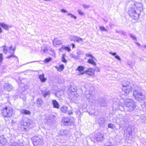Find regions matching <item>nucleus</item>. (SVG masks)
Returning <instances> with one entry per match:
<instances>
[{"instance_id":"nucleus-1","label":"nucleus","mask_w":146,"mask_h":146,"mask_svg":"<svg viewBox=\"0 0 146 146\" xmlns=\"http://www.w3.org/2000/svg\"><path fill=\"white\" fill-rule=\"evenodd\" d=\"M143 5L138 2H130L129 7L128 9V13L133 19L137 20L139 18L141 12L143 11Z\"/></svg>"},{"instance_id":"nucleus-2","label":"nucleus","mask_w":146,"mask_h":146,"mask_svg":"<svg viewBox=\"0 0 146 146\" xmlns=\"http://www.w3.org/2000/svg\"><path fill=\"white\" fill-rule=\"evenodd\" d=\"M124 104L128 111H132L135 110L136 107V103L133 100L131 99H126Z\"/></svg>"},{"instance_id":"nucleus-3","label":"nucleus","mask_w":146,"mask_h":146,"mask_svg":"<svg viewBox=\"0 0 146 146\" xmlns=\"http://www.w3.org/2000/svg\"><path fill=\"white\" fill-rule=\"evenodd\" d=\"M1 114L5 117H10L13 113V110L10 107L4 108L1 110Z\"/></svg>"},{"instance_id":"nucleus-4","label":"nucleus","mask_w":146,"mask_h":146,"mask_svg":"<svg viewBox=\"0 0 146 146\" xmlns=\"http://www.w3.org/2000/svg\"><path fill=\"white\" fill-rule=\"evenodd\" d=\"M133 95L135 99L139 101L143 100L145 99L144 95L139 90H135L133 92Z\"/></svg>"},{"instance_id":"nucleus-5","label":"nucleus","mask_w":146,"mask_h":146,"mask_svg":"<svg viewBox=\"0 0 146 146\" xmlns=\"http://www.w3.org/2000/svg\"><path fill=\"white\" fill-rule=\"evenodd\" d=\"M129 82H127L126 84L123 83L122 85V91L127 95L129 94L132 91V87L129 85Z\"/></svg>"},{"instance_id":"nucleus-6","label":"nucleus","mask_w":146,"mask_h":146,"mask_svg":"<svg viewBox=\"0 0 146 146\" xmlns=\"http://www.w3.org/2000/svg\"><path fill=\"white\" fill-rule=\"evenodd\" d=\"M31 140L34 146H39L43 140L38 136H34L31 138Z\"/></svg>"},{"instance_id":"nucleus-7","label":"nucleus","mask_w":146,"mask_h":146,"mask_svg":"<svg viewBox=\"0 0 146 146\" xmlns=\"http://www.w3.org/2000/svg\"><path fill=\"white\" fill-rule=\"evenodd\" d=\"M98 104L101 107L106 106L108 101L104 97H99L98 99Z\"/></svg>"},{"instance_id":"nucleus-8","label":"nucleus","mask_w":146,"mask_h":146,"mask_svg":"<svg viewBox=\"0 0 146 146\" xmlns=\"http://www.w3.org/2000/svg\"><path fill=\"white\" fill-rule=\"evenodd\" d=\"M85 96L90 103H94L95 102L96 98L93 95L91 94L90 93L87 94L86 93Z\"/></svg>"},{"instance_id":"nucleus-9","label":"nucleus","mask_w":146,"mask_h":146,"mask_svg":"<svg viewBox=\"0 0 146 146\" xmlns=\"http://www.w3.org/2000/svg\"><path fill=\"white\" fill-rule=\"evenodd\" d=\"M62 122L64 125L66 126H71L73 124L72 120L67 117L63 118L62 119Z\"/></svg>"},{"instance_id":"nucleus-10","label":"nucleus","mask_w":146,"mask_h":146,"mask_svg":"<svg viewBox=\"0 0 146 146\" xmlns=\"http://www.w3.org/2000/svg\"><path fill=\"white\" fill-rule=\"evenodd\" d=\"M97 122L99 125L102 127H104L106 125V120L104 117H100L98 118L97 120Z\"/></svg>"},{"instance_id":"nucleus-11","label":"nucleus","mask_w":146,"mask_h":146,"mask_svg":"<svg viewBox=\"0 0 146 146\" xmlns=\"http://www.w3.org/2000/svg\"><path fill=\"white\" fill-rule=\"evenodd\" d=\"M12 48L13 46L12 45H11L9 47V52L11 54H12L7 57V58L8 59H10L11 57H13L16 58H17L16 56L14 54L15 50L16 47H15L13 49H12Z\"/></svg>"},{"instance_id":"nucleus-12","label":"nucleus","mask_w":146,"mask_h":146,"mask_svg":"<svg viewBox=\"0 0 146 146\" xmlns=\"http://www.w3.org/2000/svg\"><path fill=\"white\" fill-rule=\"evenodd\" d=\"M7 142L6 139L4 135H2L0 136V145L1 146H7Z\"/></svg>"},{"instance_id":"nucleus-13","label":"nucleus","mask_w":146,"mask_h":146,"mask_svg":"<svg viewBox=\"0 0 146 146\" xmlns=\"http://www.w3.org/2000/svg\"><path fill=\"white\" fill-rule=\"evenodd\" d=\"M95 137L96 140L98 141H102L104 139V135L99 133H97L95 135Z\"/></svg>"},{"instance_id":"nucleus-14","label":"nucleus","mask_w":146,"mask_h":146,"mask_svg":"<svg viewBox=\"0 0 146 146\" xmlns=\"http://www.w3.org/2000/svg\"><path fill=\"white\" fill-rule=\"evenodd\" d=\"M33 123V121L28 118H26L23 122V125L24 126H29Z\"/></svg>"},{"instance_id":"nucleus-15","label":"nucleus","mask_w":146,"mask_h":146,"mask_svg":"<svg viewBox=\"0 0 146 146\" xmlns=\"http://www.w3.org/2000/svg\"><path fill=\"white\" fill-rule=\"evenodd\" d=\"M4 88L5 90L9 92L11 91L13 88L12 85L8 83H5L4 85Z\"/></svg>"},{"instance_id":"nucleus-16","label":"nucleus","mask_w":146,"mask_h":146,"mask_svg":"<svg viewBox=\"0 0 146 146\" xmlns=\"http://www.w3.org/2000/svg\"><path fill=\"white\" fill-rule=\"evenodd\" d=\"M93 70L92 68H88L87 70L83 72H81V74L83 75L84 74H86L90 76L93 75Z\"/></svg>"},{"instance_id":"nucleus-17","label":"nucleus","mask_w":146,"mask_h":146,"mask_svg":"<svg viewBox=\"0 0 146 146\" xmlns=\"http://www.w3.org/2000/svg\"><path fill=\"white\" fill-rule=\"evenodd\" d=\"M131 128L130 127H128L127 128L126 130L124 131V135L126 136H127L128 135H131Z\"/></svg>"},{"instance_id":"nucleus-18","label":"nucleus","mask_w":146,"mask_h":146,"mask_svg":"<svg viewBox=\"0 0 146 146\" xmlns=\"http://www.w3.org/2000/svg\"><path fill=\"white\" fill-rule=\"evenodd\" d=\"M55 117L54 116L52 115H48L45 119V121L46 122L48 123H50L55 118Z\"/></svg>"},{"instance_id":"nucleus-19","label":"nucleus","mask_w":146,"mask_h":146,"mask_svg":"<svg viewBox=\"0 0 146 146\" xmlns=\"http://www.w3.org/2000/svg\"><path fill=\"white\" fill-rule=\"evenodd\" d=\"M36 103L37 107H41L43 104V101L40 98H37L36 100Z\"/></svg>"},{"instance_id":"nucleus-20","label":"nucleus","mask_w":146,"mask_h":146,"mask_svg":"<svg viewBox=\"0 0 146 146\" xmlns=\"http://www.w3.org/2000/svg\"><path fill=\"white\" fill-rule=\"evenodd\" d=\"M53 107L56 109H59L60 108L59 104L58 102L55 100H53L52 101Z\"/></svg>"},{"instance_id":"nucleus-21","label":"nucleus","mask_w":146,"mask_h":146,"mask_svg":"<svg viewBox=\"0 0 146 146\" xmlns=\"http://www.w3.org/2000/svg\"><path fill=\"white\" fill-rule=\"evenodd\" d=\"M69 132L67 130L62 129L60 131L59 135L65 136L68 134Z\"/></svg>"},{"instance_id":"nucleus-22","label":"nucleus","mask_w":146,"mask_h":146,"mask_svg":"<svg viewBox=\"0 0 146 146\" xmlns=\"http://www.w3.org/2000/svg\"><path fill=\"white\" fill-rule=\"evenodd\" d=\"M62 41L60 40H58L57 38H55L53 40V45H59L62 44Z\"/></svg>"},{"instance_id":"nucleus-23","label":"nucleus","mask_w":146,"mask_h":146,"mask_svg":"<svg viewBox=\"0 0 146 146\" xmlns=\"http://www.w3.org/2000/svg\"><path fill=\"white\" fill-rule=\"evenodd\" d=\"M44 75L42 74V75L40 74L39 76V78L42 82H45L46 80V79L44 77Z\"/></svg>"},{"instance_id":"nucleus-24","label":"nucleus","mask_w":146,"mask_h":146,"mask_svg":"<svg viewBox=\"0 0 146 146\" xmlns=\"http://www.w3.org/2000/svg\"><path fill=\"white\" fill-rule=\"evenodd\" d=\"M0 25L3 27V28L6 30L8 31L9 30L8 25L3 23L0 22Z\"/></svg>"},{"instance_id":"nucleus-25","label":"nucleus","mask_w":146,"mask_h":146,"mask_svg":"<svg viewBox=\"0 0 146 146\" xmlns=\"http://www.w3.org/2000/svg\"><path fill=\"white\" fill-rule=\"evenodd\" d=\"M21 113L25 115H30L31 114V112L28 110L22 109L21 110Z\"/></svg>"},{"instance_id":"nucleus-26","label":"nucleus","mask_w":146,"mask_h":146,"mask_svg":"<svg viewBox=\"0 0 146 146\" xmlns=\"http://www.w3.org/2000/svg\"><path fill=\"white\" fill-rule=\"evenodd\" d=\"M43 94V96L44 98L46 97L47 96H49L50 94V92L49 91H45L42 92Z\"/></svg>"},{"instance_id":"nucleus-27","label":"nucleus","mask_w":146,"mask_h":146,"mask_svg":"<svg viewBox=\"0 0 146 146\" xmlns=\"http://www.w3.org/2000/svg\"><path fill=\"white\" fill-rule=\"evenodd\" d=\"M87 62L94 66L96 65V63L95 62L93 59H89L87 61Z\"/></svg>"},{"instance_id":"nucleus-28","label":"nucleus","mask_w":146,"mask_h":146,"mask_svg":"<svg viewBox=\"0 0 146 146\" xmlns=\"http://www.w3.org/2000/svg\"><path fill=\"white\" fill-rule=\"evenodd\" d=\"M84 70V67L83 66H79L77 68L76 70H78L79 72H82Z\"/></svg>"},{"instance_id":"nucleus-29","label":"nucleus","mask_w":146,"mask_h":146,"mask_svg":"<svg viewBox=\"0 0 146 146\" xmlns=\"http://www.w3.org/2000/svg\"><path fill=\"white\" fill-rule=\"evenodd\" d=\"M56 67L58 71H61L64 69V66L63 64H62L60 65L58 68L57 67Z\"/></svg>"},{"instance_id":"nucleus-30","label":"nucleus","mask_w":146,"mask_h":146,"mask_svg":"<svg viewBox=\"0 0 146 146\" xmlns=\"http://www.w3.org/2000/svg\"><path fill=\"white\" fill-rule=\"evenodd\" d=\"M68 108L66 107H63L61 108V111L63 112L66 113L67 111Z\"/></svg>"},{"instance_id":"nucleus-31","label":"nucleus","mask_w":146,"mask_h":146,"mask_svg":"<svg viewBox=\"0 0 146 146\" xmlns=\"http://www.w3.org/2000/svg\"><path fill=\"white\" fill-rule=\"evenodd\" d=\"M66 56V55L65 54H63L62 55V62L64 63H66L67 62V60L65 58V57Z\"/></svg>"},{"instance_id":"nucleus-32","label":"nucleus","mask_w":146,"mask_h":146,"mask_svg":"<svg viewBox=\"0 0 146 146\" xmlns=\"http://www.w3.org/2000/svg\"><path fill=\"white\" fill-rule=\"evenodd\" d=\"M83 39L80 38L76 36L75 38V42H79L80 41H82Z\"/></svg>"},{"instance_id":"nucleus-33","label":"nucleus","mask_w":146,"mask_h":146,"mask_svg":"<svg viewBox=\"0 0 146 146\" xmlns=\"http://www.w3.org/2000/svg\"><path fill=\"white\" fill-rule=\"evenodd\" d=\"M52 58L50 57L48 58L45 59L44 60V62L46 63H47L51 61Z\"/></svg>"},{"instance_id":"nucleus-34","label":"nucleus","mask_w":146,"mask_h":146,"mask_svg":"<svg viewBox=\"0 0 146 146\" xmlns=\"http://www.w3.org/2000/svg\"><path fill=\"white\" fill-rule=\"evenodd\" d=\"M108 127L112 129H113L115 127V126L112 123H109L108 125Z\"/></svg>"},{"instance_id":"nucleus-35","label":"nucleus","mask_w":146,"mask_h":146,"mask_svg":"<svg viewBox=\"0 0 146 146\" xmlns=\"http://www.w3.org/2000/svg\"><path fill=\"white\" fill-rule=\"evenodd\" d=\"M113 145L110 142H107L104 144V146H113Z\"/></svg>"},{"instance_id":"nucleus-36","label":"nucleus","mask_w":146,"mask_h":146,"mask_svg":"<svg viewBox=\"0 0 146 146\" xmlns=\"http://www.w3.org/2000/svg\"><path fill=\"white\" fill-rule=\"evenodd\" d=\"M99 29L101 31H107V30L104 27H99Z\"/></svg>"},{"instance_id":"nucleus-37","label":"nucleus","mask_w":146,"mask_h":146,"mask_svg":"<svg viewBox=\"0 0 146 146\" xmlns=\"http://www.w3.org/2000/svg\"><path fill=\"white\" fill-rule=\"evenodd\" d=\"M3 51L4 53L6 54L7 51V49L6 48V46L5 45L3 46Z\"/></svg>"},{"instance_id":"nucleus-38","label":"nucleus","mask_w":146,"mask_h":146,"mask_svg":"<svg viewBox=\"0 0 146 146\" xmlns=\"http://www.w3.org/2000/svg\"><path fill=\"white\" fill-rule=\"evenodd\" d=\"M67 15H70V16L71 17L73 18H74L75 19H76L77 18V17L76 16L72 14L71 13H68Z\"/></svg>"},{"instance_id":"nucleus-39","label":"nucleus","mask_w":146,"mask_h":146,"mask_svg":"<svg viewBox=\"0 0 146 146\" xmlns=\"http://www.w3.org/2000/svg\"><path fill=\"white\" fill-rule=\"evenodd\" d=\"M76 36H71L70 37V39L71 41H74L75 42V38Z\"/></svg>"},{"instance_id":"nucleus-40","label":"nucleus","mask_w":146,"mask_h":146,"mask_svg":"<svg viewBox=\"0 0 146 146\" xmlns=\"http://www.w3.org/2000/svg\"><path fill=\"white\" fill-rule=\"evenodd\" d=\"M64 48L65 50L67 51H68V52H70L71 50L70 48L68 47H64Z\"/></svg>"},{"instance_id":"nucleus-41","label":"nucleus","mask_w":146,"mask_h":146,"mask_svg":"<svg viewBox=\"0 0 146 146\" xmlns=\"http://www.w3.org/2000/svg\"><path fill=\"white\" fill-rule=\"evenodd\" d=\"M86 55L87 57H90L92 58L95 59L94 57L92 54H87Z\"/></svg>"},{"instance_id":"nucleus-42","label":"nucleus","mask_w":146,"mask_h":146,"mask_svg":"<svg viewBox=\"0 0 146 146\" xmlns=\"http://www.w3.org/2000/svg\"><path fill=\"white\" fill-rule=\"evenodd\" d=\"M78 14L80 15H84V13L80 10H78Z\"/></svg>"},{"instance_id":"nucleus-43","label":"nucleus","mask_w":146,"mask_h":146,"mask_svg":"<svg viewBox=\"0 0 146 146\" xmlns=\"http://www.w3.org/2000/svg\"><path fill=\"white\" fill-rule=\"evenodd\" d=\"M3 54L2 53L0 54V62H1L3 60Z\"/></svg>"},{"instance_id":"nucleus-44","label":"nucleus","mask_w":146,"mask_h":146,"mask_svg":"<svg viewBox=\"0 0 146 146\" xmlns=\"http://www.w3.org/2000/svg\"><path fill=\"white\" fill-rule=\"evenodd\" d=\"M130 36L135 40H137L136 38L134 36H133L130 33L129 34Z\"/></svg>"},{"instance_id":"nucleus-45","label":"nucleus","mask_w":146,"mask_h":146,"mask_svg":"<svg viewBox=\"0 0 146 146\" xmlns=\"http://www.w3.org/2000/svg\"><path fill=\"white\" fill-rule=\"evenodd\" d=\"M73 112L71 110H69L68 111H67L66 113L70 115L73 114Z\"/></svg>"},{"instance_id":"nucleus-46","label":"nucleus","mask_w":146,"mask_h":146,"mask_svg":"<svg viewBox=\"0 0 146 146\" xmlns=\"http://www.w3.org/2000/svg\"><path fill=\"white\" fill-rule=\"evenodd\" d=\"M115 58L119 60H121L120 58L118 55H116L115 56Z\"/></svg>"},{"instance_id":"nucleus-47","label":"nucleus","mask_w":146,"mask_h":146,"mask_svg":"<svg viewBox=\"0 0 146 146\" xmlns=\"http://www.w3.org/2000/svg\"><path fill=\"white\" fill-rule=\"evenodd\" d=\"M61 11L63 13H67L68 12L67 11L64 9H62L61 10Z\"/></svg>"},{"instance_id":"nucleus-48","label":"nucleus","mask_w":146,"mask_h":146,"mask_svg":"<svg viewBox=\"0 0 146 146\" xmlns=\"http://www.w3.org/2000/svg\"><path fill=\"white\" fill-rule=\"evenodd\" d=\"M109 53L110 54H111L113 56H115L116 55V54H117V53L115 52H114V53H112V52H109Z\"/></svg>"},{"instance_id":"nucleus-49","label":"nucleus","mask_w":146,"mask_h":146,"mask_svg":"<svg viewBox=\"0 0 146 146\" xmlns=\"http://www.w3.org/2000/svg\"><path fill=\"white\" fill-rule=\"evenodd\" d=\"M83 7L84 8H88L90 7V6L89 5H83Z\"/></svg>"},{"instance_id":"nucleus-50","label":"nucleus","mask_w":146,"mask_h":146,"mask_svg":"<svg viewBox=\"0 0 146 146\" xmlns=\"http://www.w3.org/2000/svg\"><path fill=\"white\" fill-rule=\"evenodd\" d=\"M121 34L124 36H126L127 35L126 33L124 31H122L121 32Z\"/></svg>"},{"instance_id":"nucleus-51","label":"nucleus","mask_w":146,"mask_h":146,"mask_svg":"<svg viewBox=\"0 0 146 146\" xmlns=\"http://www.w3.org/2000/svg\"><path fill=\"white\" fill-rule=\"evenodd\" d=\"M48 51L47 48L46 47H45L43 49V52H46Z\"/></svg>"},{"instance_id":"nucleus-52","label":"nucleus","mask_w":146,"mask_h":146,"mask_svg":"<svg viewBox=\"0 0 146 146\" xmlns=\"http://www.w3.org/2000/svg\"><path fill=\"white\" fill-rule=\"evenodd\" d=\"M77 113L79 116H80L81 113V112L79 111H77Z\"/></svg>"},{"instance_id":"nucleus-53","label":"nucleus","mask_w":146,"mask_h":146,"mask_svg":"<svg viewBox=\"0 0 146 146\" xmlns=\"http://www.w3.org/2000/svg\"><path fill=\"white\" fill-rule=\"evenodd\" d=\"M71 57L74 58H77V56L76 55L74 54L72 55Z\"/></svg>"},{"instance_id":"nucleus-54","label":"nucleus","mask_w":146,"mask_h":146,"mask_svg":"<svg viewBox=\"0 0 146 146\" xmlns=\"http://www.w3.org/2000/svg\"><path fill=\"white\" fill-rule=\"evenodd\" d=\"M74 90H72V92H71V94H75V92L76 93V90H74V89H73Z\"/></svg>"},{"instance_id":"nucleus-55","label":"nucleus","mask_w":146,"mask_h":146,"mask_svg":"<svg viewBox=\"0 0 146 146\" xmlns=\"http://www.w3.org/2000/svg\"><path fill=\"white\" fill-rule=\"evenodd\" d=\"M72 48H74L75 47V45L73 43L72 44Z\"/></svg>"},{"instance_id":"nucleus-56","label":"nucleus","mask_w":146,"mask_h":146,"mask_svg":"<svg viewBox=\"0 0 146 146\" xmlns=\"http://www.w3.org/2000/svg\"><path fill=\"white\" fill-rule=\"evenodd\" d=\"M2 33V30L1 27H0V33Z\"/></svg>"},{"instance_id":"nucleus-57","label":"nucleus","mask_w":146,"mask_h":146,"mask_svg":"<svg viewBox=\"0 0 146 146\" xmlns=\"http://www.w3.org/2000/svg\"><path fill=\"white\" fill-rule=\"evenodd\" d=\"M35 102H33L32 103V106H34L35 105Z\"/></svg>"},{"instance_id":"nucleus-58","label":"nucleus","mask_w":146,"mask_h":146,"mask_svg":"<svg viewBox=\"0 0 146 146\" xmlns=\"http://www.w3.org/2000/svg\"><path fill=\"white\" fill-rule=\"evenodd\" d=\"M26 99V98L25 97H24L23 98V100H25Z\"/></svg>"},{"instance_id":"nucleus-59","label":"nucleus","mask_w":146,"mask_h":146,"mask_svg":"<svg viewBox=\"0 0 146 146\" xmlns=\"http://www.w3.org/2000/svg\"><path fill=\"white\" fill-rule=\"evenodd\" d=\"M35 61H33V62H28L27 63V64H28V63H32V62H35Z\"/></svg>"},{"instance_id":"nucleus-60","label":"nucleus","mask_w":146,"mask_h":146,"mask_svg":"<svg viewBox=\"0 0 146 146\" xmlns=\"http://www.w3.org/2000/svg\"><path fill=\"white\" fill-rule=\"evenodd\" d=\"M120 106V105H119H119H118V106H117V107H119Z\"/></svg>"},{"instance_id":"nucleus-61","label":"nucleus","mask_w":146,"mask_h":146,"mask_svg":"<svg viewBox=\"0 0 146 146\" xmlns=\"http://www.w3.org/2000/svg\"><path fill=\"white\" fill-rule=\"evenodd\" d=\"M137 44L138 45H140V44H139V43H137Z\"/></svg>"},{"instance_id":"nucleus-62","label":"nucleus","mask_w":146,"mask_h":146,"mask_svg":"<svg viewBox=\"0 0 146 146\" xmlns=\"http://www.w3.org/2000/svg\"><path fill=\"white\" fill-rule=\"evenodd\" d=\"M72 90V88H70L69 89V90Z\"/></svg>"},{"instance_id":"nucleus-63","label":"nucleus","mask_w":146,"mask_h":146,"mask_svg":"<svg viewBox=\"0 0 146 146\" xmlns=\"http://www.w3.org/2000/svg\"><path fill=\"white\" fill-rule=\"evenodd\" d=\"M144 104H146V102L144 103Z\"/></svg>"},{"instance_id":"nucleus-64","label":"nucleus","mask_w":146,"mask_h":146,"mask_svg":"<svg viewBox=\"0 0 146 146\" xmlns=\"http://www.w3.org/2000/svg\"><path fill=\"white\" fill-rule=\"evenodd\" d=\"M145 47L146 48V45H145Z\"/></svg>"}]
</instances>
